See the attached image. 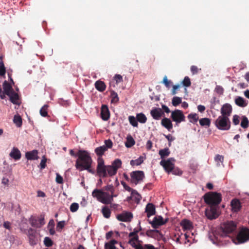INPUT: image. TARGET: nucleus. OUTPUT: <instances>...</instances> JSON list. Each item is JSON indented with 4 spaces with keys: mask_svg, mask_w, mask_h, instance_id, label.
Returning <instances> with one entry per match:
<instances>
[{
    "mask_svg": "<svg viewBox=\"0 0 249 249\" xmlns=\"http://www.w3.org/2000/svg\"><path fill=\"white\" fill-rule=\"evenodd\" d=\"M237 228L236 223L233 221H228L220 225V226L212 230L208 233L210 240L213 244L222 243L225 237H230V234L234 232Z\"/></svg>",
    "mask_w": 249,
    "mask_h": 249,
    "instance_id": "obj_1",
    "label": "nucleus"
},
{
    "mask_svg": "<svg viewBox=\"0 0 249 249\" xmlns=\"http://www.w3.org/2000/svg\"><path fill=\"white\" fill-rule=\"evenodd\" d=\"M77 155L78 159L76 160L75 165L76 169H88L91 165L92 159L88 151L79 150Z\"/></svg>",
    "mask_w": 249,
    "mask_h": 249,
    "instance_id": "obj_2",
    "label": "nucleus"
},
{
    "mask_svg": "<svg viewBox=\"0 0 249 249\" xmlns=\"http://www.w3.org/2000/svg\"><path fill=\"white\" fill-rule=\"evenodd\" d=\"M203 198L206 203L213 206H215L221 202L222 195L220 193L211 192L205 194L203 196Z\"/></svg>",
    "mask_w": 249,
    "mask_h": 249,
    "instance_id": "obj_3",
    "label": "nucleus"
},
{
    "mask_svg": "<svg viewBox=\"0 0 249 249\" xmlns=\"http://www.w3.org/2000/svg\"><path fill=\"white\" fill-rule=\"evenodd\" d=\"M92 196L93 197L96 198L99 201L105 204H111L113 200L109 193L97 189L93 191Z\"/></svg>",
    "mask_w": 249,
    "mask_h": 249,
    "instance_id": "obj_4",
    "label": "nucleus"
},
{
    "mask_svg": "<svg viewBox=\"0 0 249 249\" xmlns=\"http://www.w3.org/2000/svg\"><path fill=\"white\" fill-rule=\"evenodd\" d=\"M215 126L221 130H228L231 127V122L228 117L219 116L214 122Z\"/></svg>",
    "mask_w": 249,
    "mask_h": 249,
    "instance_id": "obj_5",
    "label": "nucleus"
},
{
    "mask_svg": "<svg viewBox=\"0 0 249 249\" xmlns=\"http://www.w3.org/2000/svg\"><path fill=\"white\" fill-rule=\"evenodd\" d=\"M235 244L244 243L249 240V229L243 228L237 235L236 238L231 239Z\"/></svg>",
    "mask_w": 249,
    "mask_h": 249,
    "instance_id": "obj_6",
    "label": "nucleus"
},
{
    "mask_svg": "<svg viewBox=\"0 0 249 249\" xmlns=\"http://www.w3.org/2000/svg\"><path fill=\"white\" fill-rule=\"evenodd\" d=\"M130 182L132 184L137 185L142 181L145 177L144 172L142 171H134L130 173Z\"/></svg>",
    "mask_w": 249,
    "mask_h": 249,
    "instance_id": "obj_7",
    "label": "nucleus"
},
{
    "mask_svg": "<svg viewBox=\"0 0 249 249\" xmlns=\"http://www.w3.org/2000/svg\"><path fill=\"white\" fill-rule=\"evenodd\" d=\"M171 118L173 122H176L177 125L182 122L185 121V116L183 111L179 109H175L171 112Z\"/></svg>",
    "mask_w": 249,
    "mask_h": 249,
    "instance_id": "obj_8",
    "label": "nucleus"
},
{
    "mask_svg": "<svg viewBox=\"0 0 249 249\" xmlns=\"http://www.w3.org/2000/svg\"><path fill=\"white\" fill-rule=\"evenodd\" d=\"M175 160L173 158H169L167 160H162L160 164L162 166L165 171L168 173L171 172L174 168V163Z\"/></svg>",
    "mask_w": 249,
    "mask_h": 249,
    "instance_id": "obj_9",
    "label": "nucleus"
},
{
    "mask_svg": "<svg viewBox=\"0 0 249 249\" xmlns=\"http://www.w3.org/2000/svg\"><path fill=\"white\" fill-rule=\"evenodd\" d=\"M150 114L154 120H159L164 114V112L160 108L153 107L150 111Z\"/></svg>",
    "mask_w": 249,
    "mask_h": 249,
    "instance_id": "obj_10",
    "label": "nucleus"
},
{
    "mask_svg": "<svg viewBox=\"0 0 249 249\" xmlns=\"http://www.w3.org/2000/svg\"><path fill=\"white\" fill-rule=\"evenodd\" d=\"M149 223L153 228L157 229L159 226L165 224V222H163V218L161 216H155L152 221L149 222Z\"/></svg>",
    "mask_w": 249,
    "mask_h": 249,
    "instance_id": "obj_11",
    "label": "nucleus"
},
{
    "mask_svg": "<svg viewBox=\"0 0 249 249\" xmlns=\"http://www.w3.org/2000/svg\"><path fill=\"white\" fill-rule=\"evenodd\" d=\"M27 234L30 245H36L37 242V240L36 239V231L32 228H29L28 230Z\"/></svg>",
    "mask_w": 249,
    "mask_h": 249,
    "instance_id": "obj_12",
    "label": "nucleus"
},
{
    "mask_svg": "<svg viewBox=\"0 0 249 249\" xmlns=\"http://www.w3.org/2000/svg\"><path fill=\"white\" fill-rule=\"evenodd\" d=\"M133 218V214L130 212H126L117 215V218L119 221L124 222H129Z\"/></svg>",
    "mask_w": 249,
    "mask_h": 249,
    "instance_id": "obj_13",
    "label": "nucleus"
},
{
    "mask_svg": "<svg viewBox=\"0 0 249 249\" xmlns=\"http://www.w3.org/2000/svg\"><path fill=\"white\" fill-rule=\"evenodd\" d=\"M232 112L231 106L228 103H226L222 106L221 108V113L222 116H225L229 117Z\"/></svg>",
    "mask_w": 249,
    "mask_h": 249,
    "instance_id": "obj_14",
    "label": "nucleus"
},
{
    "mask_svg": "<svg viewBox=\"0 0 249 249\" xmlns=\"http://www.w3.org/2000/svg\"><path fill=\"white\" fill-rule=\"evenodd\" d=\"M101 116L104 121H107L110 117L109 109L106 105H102L101 111Z\"/></svg>",
    "mask_w": 249,
    "mask_h": 249,
    "instance_id": "obj_15",
    "label": "nucleus"
},
{
    "mask_svg": "<svg viewBox=\"0 0 249 249\" xmlns=\"http://www.w3.org/2000/svg\"><path fill=\"white\" fill-rule=\"evenodd\" d=\"M145 212L146 213L147 216L148 218L155 215L156 213L155 206L152 203H148L146 206Z\"/></svg>",
    "mask_w": 249,
    "mask_h": 249,
    "instance_id": "obj_16",
    "label": "nucleus"
},
{
    "mask_svg": "<svg viewBox=\"0 0 249 249\" xmlns=\"http://www.w3.org/2000/svg\"><path fill=\"white\" fill-rule=\"evenodd\" d=\"M38 153L37 150L27 152L25 153V157L28 160H37L38 159Z\"/></svg>",
    "mask_w": 249,
    "mask_h": 249,
    "instance_id": "obj_17",
    "label": "nucleus"
},
{
    "mask_svg": "<svg viewBox=\"0 0 249 249\" xmlns=\"http://www.w3.org/2000/svg\"><path fill=\"white\" fill-rule=\"evenodd\" d=\"M161 124L168 131H170L173 128L172 121L168 118L162 119L161 121Z\"/></svg>",
    "mask_w": 249,
    "mask_h": 249,
    "instance_id": "obj_18",
    "label": "nucleus"
},
{
    "mask_svg": "<svg viewBox=\"0 0 249 249\" xmlns=\"http://www.w3.org/2000/svg\"><path fill=\"white\" fill-rule=\"evenodd\" d=\"M231 205L232 208V210L234 212H237L239 211L241 207L240 201L237 199H233L231 201Z\"/></svg>",
    "mask_w": 249,
    "mask_h": 249,
    "instance_id": "obj_19",
    "label": "nucleus"
},
{
    "mask_svg": "<svg viewBox=\"0 0 249 249\" xmlns=\"http://www.w3.org/2000/svg\"><path fill=\"white\" fill-rule=\"evenodd\" d=\"M8 95L10 97V101L13 104L19 105L20 103L18 102L19 99V96L18 93H16L14 91L12 92Z\"/></svg>",
    "mask_w": 249,
    "mask_h": 249,
    "instance_id": "obj_20",
    "label": "nucleus"
},
{
    "mask_svg": "<svg viewBox=\"0 0 249 249\" xmlns=\"http://www.w3.org/2000/svg\"><path fill=\"white\" fill-rule=\"evenodd\" d=\"M10 156L15 160H18L21 158V153L17 148L14 147L10 153Z\"/></svg>",
    "mask_w": 249,
    "mask_h": 249,
    "instance_id": "obj_21",
    "label": "nucleus"
},
{
    "mask_svg": "<svg viewBox=\"0 0 249 249\" xmlns=\"http://www.w3.org/2000/svg\"><path fill=\"white\" fill-rule=\"evenodd\" d=\"M235 103L240 107H244L247 106L248 101L241 96H237L235 99Z\"/></svg>",
    "mask_w": 249,
    "mask_h": 249,
    "instance_id": "obj_22",
    "label": "nucleus"
},
{
    "mask_svg": "<svg viewBox=\"0 0 249 249\" xmlns=\"http://www.w3.org/2000/svg\"><path fill=\"white\" fill-rule=\"evenodd\" d=\"M180 225L184 230H189L191 229L193 227L192 222L186 219L181 220Z\"/></svg>",
    "mask_w": 249,
    "mask_h": 249,
    "instance_id": "obj_23",
    "label": "nucleus"
},
{
    "mask_svg": "<svg viewBox=\"0 0 249 249\" xmlns=\"http://www.w3.org/2000/svg\"><path fill=\"white\" fill-rule=\"evenodd\" d=\"M95 87L97 90L100 92L104 91L106 88V86L103 81L98 80L95 83Z\"/></svg>",
    "mask_w": 249,
    "mask_h": 249,
    "instance_id": "obj_24",
    "label": "nucleus"
},
{
    "mask_svg": "<svg viewBox=\"0 0 249 249\" xmlns=\"http://www.w3.org/2000/svg\"><path fill=\"white\" fill-rule=\"evenodd\" d=\"M3 88L4 93L7 95H9V94L12 91H14L11 85L6 81H5L3 83Z\"/></svg>",
    "mask_w": 249,
    "mask_h": 249,
    "instance_id": "obj_25",
    "label": "nucleus"
},
{
    "mask_svg": "<svg viewBox=\"0 0 249 249\" xmlns=\"http://www.w3.org/2000/svg\"><path fill=\"white\" fill-rule=\"evenodd\" d=\"M161 234L160 231L156 230V229L154 230H149L147 231L146 232V235L148 237L151 238H156L158 237V234Z\"/></svg>",
    "mask_w": 249,
    "mask_h": 249,
    "instance_id": "obj_26",
    "label": "nucleus"
},
{
    "mask_svg": "<svg viewBox=\"0 0 249 249\" xmlns=\"http://www.w3.org/2000/svg\"><path fill=\"white\" fill-rule=\"evenodd\" d=\"M107 166L97 167V172L100 177H106L107 176Z\"/></svg>",
    "mask_w": 249,
    "mask_h": 249,
    "instance_id": "obj_27",
    "label": "nucleus"
},
{
    "mask_svg": "<svg viewBox=\"0 0 249 249\" xmlns=\"http://www.w3.org/2000/svg\"><path fill=\"white\" fill-rule=\"evenodd\" d=\"M117 243L115 239L111 240L109 242L105 243L104 249H119L115 246Z\"/></svg>",
    "mask_w": 249,
    "mask_h": 249,
    "instance_id": "obj_28",
    "label": "nucleus"
},
{
    "mask_svg": "<svg viewBox=\"0 0 249 249\" xmlns=\"http://www.w3.org/2000/svg\"><path fill=\"white\" fill-rule=\"evenodd\" d=\"M135 143V140L133 137L129 135L126 137V142H125V145L127 148H130L133 146Z\"/></svg>",
    "mask_w": 249,
    "mask_h": 249,
    "instance_id": "obj_29",
    "label": "nucleus"
},
{
    "mask_svg": "<svg viewBox=\"0 0 249 249\" xmlns=\"http://www.w3.org/2000/svg\"><path fill=\"white\" fill-rule=\"evenodd\" d=\"M107 150V148L106 147L105 145H102L96 148L95 152L98 156H102Z\"/></svg>",
    "mask_w": 249,
    "mask_h": 249,
    "instance_id": "obj_30",
    "label": "nucleus"
},
{
    "mask_svg": "<svg viewBox=\"0 0 249 249\" xmlns=\"http://www.w3.org/2000/svg\"><path fill=\"white\" fill-rule=\"evenodd\" d=\"M199 124L202 126L209 127L211 124V119L208 118H203L199 120Z\"/></svg>",
    "mask_w": 249,
    "mask_h": 249,
    "instance_id": "obj_31",
    "label": "nucleus"
},
{
    "mask_svg": "<svg viewBox=\"0 0 249 249\" xmlns=\"http://www.w3.org/2000/svg\"><path fill=\"white\" fill-rule=\"evenodd\" d=\"M189 122L193 124L196 123L198 120V116L196 113H190L188 115Z\"/></svg>",
    "mask_w": 249,
    "mask_h": 249,
    "instance_id": "obj_32",
    "label": "nucleus"
},
{
    "mask_svg": "<svg viewBox=\"0 0 249 249\" xmlns=\"http://www.w3.org/2000/svg\"><path fill=\"white\" fill-rule=\"evenodd\" d=\"M170 152L168 148H165L163 149H161L159 151V154L161 159L164 158L165 157H167L169 155Z\"/></svg>",
    "mask_w": 249,
    "mask_h": 249,
    "instance_id": "obj_33",
    "label": "nucleus"
},
{
    "mask_svg": "<svg viewBox=\"0 0 249 249\" xmlns=\"http://www.w3.org/2000/svg\"><path fill=\"white\" fill-rule=\"evenodd\" d=\"M137 121L142 124L146 123L147 118L146 116L142 113H138L136 116Z\"/></svg>",
    "mask_w": 249,
    "mask_h": 249,
    "instance_id": "obj_34",
    "label": "nucleus"
},
{
    "mask_svg": "<svg viewBox=\"0 0 249 249\" xmlns=\"http://www.w3.org/2000/svg\"><path fill=\"white\" fill-rule=\"evenodd\" d=\"M117 168L114 167L113 166L108 165L107 166V174H108L110 176H112L115 175L117 171Z\"/></svg>",
    "mask_w": 249,
    "mask_h": 249,
    "instance_id": "obj_35",
    "label": "nucleus"
},
{
    "mask_svg": "<svg viewBox=\"0 0 249 249\" xmlns=\"http://www.w3.org/2000/svg\"><path fill=\"white\" fill-rule=\"evenodd\" d=\"M143 162V158L142 156H140L139 158L135 160H131L130 161V165L131 166L134 165H140Z\"/></svg>",
    "mask_w": 249,
    "mask_h": 249,
    "instance_id": "obj_36",
    "label": "nucleus"
},
{
    "mask_svg": "<svg viewBox=\"0 0 249 249\" xmlns=\"http://www.w3.org/2000/svg\"><path fill=\"white\" fill-rule=\"evenodd\" d=\"M206 215L207 218L210 220L216 219L218 216L216 213L213 210L209 212H206Z\"/></svg>",
    "mask_w": 249,
    "mask_h": 249,
    "instance_id": "obj_37",
    "label": "nucleus"
},
{
    "mask_svg": "<svg viewBox=\"0 0 249 249\" xmlns=\"http://www.w3.org/2000/svg\"><path fill=\"white\" fill-rule=\"evenodd\" d=\"M13 122L17 127H20L22 125V119L19 115H15L14 117Z\"/></svg>",
    "mask_w": 249,
    "mask_h": 249,
    "instance_id": "obj_38",
    "label": "nucleus"
},
{
    "mask_svg": "<svg viewBox=\"0 0 249 249\" xmlns=\"http://www.w3.org/2000/svg\"><path fill=\"white\" fill-rule=\"evenodd\" d=\"M182 103V98L178 96H174L172 100L173 106L177 107Z\"/></svg>",
    "mask_w": 249,
    "mask_h": 249,
    "instance_id": "obj_39",
    "label": "nucleus"
},
{
    "mask_svg": "<svg viewBox=\"0 0 249 249\" xmlns=\"http://www.w3.org/2000/svg\"><path fill=\"white\" fill-rule=\"evenodd\" d=\"M48 106L47 105H44L40 109V114L41 116L44 117L48 116L47 109Z\"/></svg>",
    "mask_w": 249,
    "mask_h": 249,
    "instance_id": "obj_40",
    "label": "nucleus"
},
{
    "mask_svg": "<svg viewBox=\"0 0 249 249\" xmlns=\"http://www.w3.org/2000/svg\"><path fill=\"white\" fill-rule=\"evenodd\" d=\"M249 121L248 118L244 116L242 117V121L241 123V126L243 128H247L249 126Z\"/></svg>",
    "mask_w": 249,
    "mask_h": 249,
    "instance_id": "obj_41",
    "label": "nucleus"
},
{
    "mask_svg": "<svg viewBox=\"0 0 249 249\" xmlns=\"http://www.w3.org/2000/svg\"><path fill=\"white\" fill-rule=\"evenodd\" d=\"M102 211L103 214L105 218H108L110 217L111 212L110 210L107 207H103Z\"/></svg>",
    "mask_w": 249,
    "mask_h": 249,
    "instance_id": "obj_42",
    "label": "nucleus"
},
{
    "mask_svg": "<svg viewBox=\"0 0 249 249\" xmlns=\"http://www.w3.org/2000/svg\"><path fill=\"white\" fill-rule=\"evenodd\" d=\"M129 123L134 127H138V121L137 119L133 116H130L128 117Z\"/></svg>",
    "mask_w": 249,
    "mask_h": 249,
    "instance_id": "obj_43",
    "label": "nucleus"
},
{
    "mask_svg": "<svg viewBox=\"0 0 249 249\" xmlns=\"http://www.w3.org/2000/svg\"><path fill=\"white\" fill-rule=\"evenodd\" d=\"M131 196L135 197V200L137 201L138 202L140 201L142 198L141 196L136 190L132 189V190L131 191Z\"/></svg>",
    "mask_w": 249,
    "mask_h": 249,
    "instance_id": "obj_44",
    "label": "nucleus"
},
{
    "mask_svg": "<svg viewBox=\"0 0 249 249\" xmlns=\"http://www.w3.org/2000/svg\"><path fill=\"white\" fill-rule=\"evenodd\" d=\"M29 222L32 227L39 228L38 220L36 219L31 217L29 219Z\"/></svg>",
    "mask_w": 249,
    "mask_h": 249,
    "instance_id": "obj_45",
    "label": "nucleus"
},
{
    "mask_svg": "<svg viewBox=\"0 0 249 249\" xmlns=\"http://www.w3.org/2000/svg\"><path fill=\"white\" fill-rule=\"evenodd\" d=\"M182 84L185 87H189L191 85L190 79L188 76H185L182 82Z\"/></svg>",
    "mask_w": 249,
    "mask_h": 249,
    "instance_id": "obj_46",
    "label": "nucleus"
},
{
    "mask_svg": "<svg viewBox=\"0 0 249 249\" xmlns=\"http://www.w3.org/2000/svg\"><path fill=\"white\" fill-rule=\"evenodd\" d=\"M44 244L46 247H50L53 245V242L50 238L45 237L44 239Z\"/></svg>",
    "mask_w": 249,
    "mask_h": 249,
    "instance_id": "obj_47",
    "label": "nucleus"
},
{
    "mask_svg": "<svg viewBox=\"0 0 249 249\" xmlns=\"http://www.w3.org/2000/svg\"><path fill=\"white\" fill-rule=\"evenodd\" d=\"M111 103H117L119 101V97L117 93L114 91H112L111 93Z\"/></svg>",
    "mask_w": 249,
    "mask_h": 249,
    "instance_id": "obj_48",
    "label": "nucleus"
},
{
    "mask_svg": "<svg viewBox=\"0 0 249 249\" xmlns=\"http://www.w3.org/2000/svg\"><path fill=\"white\" fill-rule=\"evenodd\" d=\"M65 225V221L63 220L58 222L56 225V231L60 232L62 229L64 227Z\"/></svg>",
    "mask_w": 249,
    "mask_h": 249,
    "instance_id": "obj_49",
    "label": "nucleus"
},
{
    "mask_svg": "<svg viewBox=\"0 0 249 249\" xmlns=\"http://www.w3.org/2000/svg\"><path fill=\"white\" fill-rule=\"evenodd\" d=\"M121 165H122L121 160L119 159H117L113 161L112 165H111L113 166L114 167L117 168V169H118L121 166Z\"/></svg>",
    "mask_w": 249,
    "mask_h": 249,
    "instance_id": "obj_50",
    "label": "nucleus"
},
{
    "mask_svg": "<svg viewBox=\"0 0 249 249\" xmlns=\"http://www.w3.org/2000/svg\"><path fill=\"white\" fill-rule=\"evenodd\" d=\"M140 221H139L138 223V225L139 226V229L138 230L135 229L133 231L129 233L128 236L129 237L137 235V233L139 232V231L142 230V228L140 226Z\"/></svg>",
    "mask_w": 249,
    "mask_h": 249,
    "instance_id": "obj_51",
    "label": "nucleus"
},
{
    "mask_svg": "<svg viewBox=\"0 0 249 249\" xmlns=\"http://www.w3.org/2000/svg\"><path fill=\"white\" fill-rule=\"evenodd\" d=\"M79 208V204L77 203H72L70 206V211L73 213L76 212Z\"/></svg>",
    "mask_w": 249,
    "mask_h": 249,
    "instance_id": "obj_52",
    "label": "nucleus"
},
{
    "mask_svg": "<svg viewBox=\"0 0 249 249\" xmlns=\"http://www.w3.org/2000/svg\"><path fill=\"white\" fill-rule=\"evenodd\" d=\"M47 161V159L46 158L45 156L42 157V160L40 163V166L41 169H43L46 167V163Z\"/></svg>",
    "mask_w": 249,
    "mask_h": 249,
    "instance_id": "obj_53",
    "label": "nucleus"
},
{
    "mask_svg": "<svg viewBox=\"0 0 249 249\" xmlns=\"http://www.w3.org/2000/svg\"><path fill=\"white\" fill-rule=\"evenodd\" d=\"M6 73V68L4 63H0V76H3Z\"/></svg>",
    "mask_w": 249,
    "mask_h": 249,
    "instance_id": "obj_54",
    "label": "nucleus"
},
{
    "mask_svg": "<svg viewBox=\"0 0 249 249\" xmlns=\"http://www.w3.org/2000/svg\"><path fill=\"white\" fill-rule=\"evenodd\" d=\"M199 71H201V69H198L196 66H192L191 67V71L193 75L197 74Z\"/></svg>",
    "mask_w": 249,
    "mask_h": 249,
    "instance_id": "obj_55",
    "label": "nucleus"
},
{
    "mask_svg": "<svg viewBox=\"0 0 249 249\" xmlns=\"http://www.w3.org/2000/svg\"><path fill=\"white\" fill-rule=\"evenodd\" d=\"M112 144H113L112 142L110 139L106 140L105 141V145H104L105 146V147H106L107 149L108 148H111L112 146Z\"/></svg>",
    "mask_w": 249,
    "mask_h": 249,
    "instance_id": "obj_56",
    "label": "nucleus"
},
{
    "mask_svg": "<svg viewBox=\"0 0 249 249\" xmlns=\"http://www.w3.org/2000/svg\"><path fill=\"white\" fill-rule=\"evenodd\" d=\"M162 82L167 88H169L170 87L171 84L172 83L171 81H169L168 80L166 76H165L163 78Z\"/></svg>",
    "mask_w": 249,
    "mask_h": 249,
    "instance_id": "obj_57",
    "label": "nucleus"
},
{
    "mask_svg": "<svg viewBox=\"0 0 249 249\" xmlns=\"http://www.w3.org/2000/svg\"><path fill=\"white\" fill-rule=\"evenodd\" d=\"M55 181L58 184H62L63 182V178L58 173L56 174Z\"/></svg>",
    "mask_w": 249,
    "mask_h": 249,
    "instance_id": "obj_58",
    "label": "nucleus"
},
{
    "mask_svg": "<svg viewBox=\"0 0 249 249\" xmlns=\"http://www.w3.org/2000/svg\"><path fill=\"white\" fill-rule=\"evenodd\" d=\"M164 137L167 139L169 142V145H171V142L175 140V138L173 137L171 134L165 135L164 134Z\"/></svg>",
    "mask_w": 249,
    "mask_h": 249,
    "instance_id": "obj_59",
    "label": "nucleus"
},
{
    "mask_svg": "<svg viewBox=\"0 0 249 249\" xmlns=\"http://www.w3.org/2000/svg\"><path fill=\"white\" fill-rule=\"evenodd\" d=\"M232 121L234 125H238L240 122L239 116L237 115H233Z\"/></svg>",
    "mask_w": 249,
    "mask_h": 249,
    "instance_id": "obj_60",
    "label": "nucleus"
},
{
    "mask_svg": "<svg viewBox=\"0 0 249 249\" xmlns=\"http://www.w3.org/2000/svg\"><path fill=\"white\" fill-rule=\"evenodd\" d=\"M104 189L106 191H110L111 194L113 193L114 192V188L112 185H108L105 186Z\"/></svg>",
    "mask_w": 249,
    "mask_h": 249,
    "instance_id": "obj_61",
    "label": "nucleus"
},
{
    "mask_svg": "<svg viewBox=\"0 0 249 249\" xmlns=\"http://www.w3.org/2000/svg\"><path fill=\"white\" fill-rule=\"evenodd\" d=\"M215 91L219 94H222L223 93L224 89L220 86H216L215 89Z\"/></svg>",
    "mask_w": 249,
    "mask_h": 249,
    "instance_id": "obj_62",
    "label": "nucleus"
},
{
    "mask_svg": "<svg viewBox=\"0 0 249 249\" xmlns=\"http://www.w3.org/2000/svg\"><path fill=\"white\" fill-rule=\"evenodd\" d=\"M114 79L116 81V83H119L123 81V77L120 74H115Z\"/></svg>",
    "mask_w": 249,
    "mask_h": 249,
    "instance_id": "obj_63",
    "label": "nucleus"
},
{
    "mask_svg": "<svg viewBox=\"0 0 249 249\" xmlns=\"http://www.w3.org/2000/svg\"><path fill=\"white\" fill-rule=\"evenodd\" d=\"M171 172L173 174L175 175H181L182 173V171L178 168H174L173 170Z\"/></svg>",
    "mask_w": 249,
    "mask_h": 249,
    "instance_id": "obj_64",
    "label": "nucleus"
}]
</instances>
